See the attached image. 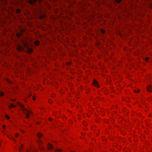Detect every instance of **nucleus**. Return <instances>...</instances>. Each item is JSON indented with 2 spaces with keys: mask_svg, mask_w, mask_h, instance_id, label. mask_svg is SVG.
Listing matches in <instances>:
<instances>
[{
  "mask_svg": "<svg viewBox=\"0 0 152 152\" xmlns=\"http://www.w3.org/2000/svg\"><path fill=\"white\" fill-rule=\"evenodd\" d=\"M18 104L20 107L21 110L23 113L26 115V118L27 119L28 118L30 117L29 114H32V113L31 111L26 109L24 106L21 104L19 103H18Z\"/></svg>",
  "mask_w": 152,
  "mask_h": 152,
  "instance_id": "obj_1",
  "label": "nucleus"
},
{
  "mask_svg": "<svg viewBox=\"0 0 152 152\" xmlns=\"http://www.w3.org/2000/svg\"><path fill=\"white\" fill-rule=\"evenodd\" d=\"M23 47L19 45H17V49L18 51H22L23 50L24 47L25 48H27L28 46V45L27 43L23 42Z\"/></svg>",
  "mask_w": 152,
  "mask_h": 152,
  "instance_id": "obj_2",
  "label": "nucleus"
},
{
  "mask_svg": "<svg viewBox=\"0 0 152 152\" xmlns=\"http://www.w3.org/2000/svg\"><path fill=\"white\" fill-rule=\"evenodd\" d=\"M47 147L49 150H52L53 148V146L49 143L48 144Z\"/></svg>",
  "mask_w": 152,
  "mask_h": 152,
  "instance_id": "obj_3",
  "label": "nucleus"
},
{
  "mask_svg": "<svg viewBox=\"0 0 152 152\" xmlns=\"http://www.w3.org/2000/svg\"><path fill=\"white\" fill-rule=\"evenodd\" d=\"M93 84L94 86H96V87H99V84L97 81L96 80H94L93 81Z\"/></svg>",
  "mask_w": 152,
  "mask_h": 152,
  "instance_id": "obj_4",
  "label": "nucleus"
},
{
  "mask_svg": "<svg viewBox=\"0 0 152 152\" xmlns=\"http://www.w3.org/2000/svg\"><path fill=\"white\" fill-rule=\"evenodd\" d=\"M147 89L148 91L149 92H151L152 91V88L151 86L148 85L147 87Z\"/></svg>",
  "mask_w": 152,
  "mask_h": 152,
  "instance_id": "obj_5",
  "label": "nucleus"
},
{
  "mask_svg": "<svg viewBox=\"0 0 152 152\" xmlns=\"http://www.w3.org/2000/svg\"><path fill=\"white\" fill-rule=\"evenodd\" d=\"M33 51V50L32 48H28L27 50V53H31Z\"/></svg>",
  "mask_w": 152,
  "mask_h": 152,
  "instance_id": "obj_6",
  "label": "nucleus"
},
{
  "mask_svg": "<svg viewBox=\"0 0 152 152\" xmlns=\"http://www.w3.org/2000/svg\"><path fill=\"white\" fill-rule=\"evenodd\" d=\"M37 1V0H30V3L31 4H33Z\"/></svg>",
  "mask_w": 152,
  "mask_h": 152,
  "instance_id": "obj_7",
  "label": "nucleus"
},
{
  "mask_svg": "<svg viewBox=\"0 0 152 152\" xmlns=\"http://www.w3.org/2000/svg\"><path fill=\"white\" fill-rule=\"evenodd\" d=\"M22 34V32L21 33H17L16 34V35L18 37H20Z\"/></svg>",
  "mask_w": 152,
  "mask_h": 152,
  "instance_id": "obj_8",
  "label": "nucleus"
},
{
  "mask_svg": "<svg viewBox=\"0 0 152 152\" xmlns=\"http://www.w3.org/2000/svg\"><path fill=\"white\" fill-rule=\"evenodd\" d=\"M39 41L37 40L34 42L35 45L36 46H38L39 45Z\"/></svg>",
  "mask_w": 152,
  "mask_h": 152,
  "instance_id": "obj_9",
  "label": "nucleus"
},
{
  "mask_svg": "<svg viewBox=\"0 0 152 152\" xmlns=\"http://www.w3.org/2000/svg\"><path fill=\"white\" fill-rule=\"evenodd\" d=\"M16 106H15L14 104H11L9 106V108H11L12 107H15Z\"/></svg>",
  "mask_w": 152,
  "mask_h": 152,
  "instance_id": "obj_10",
  "label": "nucleus"
},
{
  "mask_svg": "<svg viewBox=\"0 0 152 152\" xmlns=\"http://www.w3.org/2000/svg\"><path fill=\"white\" fill-rule=\"evenodd\" d=\"M38 137L39 138H40L42 136V135L40 133H38L37 134Z\"/></svg>",
  "mask_w": 152,
  "mask_h": 152,
  "instance_id": "obj_11",
  "label": "nucleus"
},
{
  "mask_svg": "<svg viewBox=\"0 0 152 152\" xmlns=\"http://www.w3.org/2000/svg\"><path fill=\"white\" fill-rule=\"evenodd\" d=\"M62 150L61 149H58L56 150V152H60Z\"/></svg>",
  "mask_w": 152,
  "mask_h": 152,
  "instance_id": "obj_12",
  "label": "nucleus"
},
{
  "mask_svg": "<svg viewBox=\"0 0 152 152\" xmlns=\"http://www.w3.org/2000/svg\"><path fill=\"white\" fill-rule=\"evenodd\" d=\"M4 94V93L2 92H0V96H3Z\"/></svg>",
  "mask_w": 152,
  "mask_h": 152,
  "instance_id": "obj_13",
  "label": "nucleus"
},
{
  "mask_svg": "<svg viewBox=\"0 0 152 152\" xmlns=\"http://www.w3.org/2000/svg\"><path fill=\"white\" fill-rule=\"evenodd\" d=\"M121 0H115L118 3H119L121 1Z\"/></svg>",
  "mask_w": 152,
  "mask_h": 152,
  "instance_id": "obj_14",
  "label": "nucleus"
},
{
  "mask_svg": "<svg viewBox=\"0 0 152 152\" xmlns=\"http://www.w3.org/2000/svg\"><path fill=\"white\" fill-rule=\"evenodd\" d=\"M38 142L39 144H41L42 143V142L40 140L38 141Z\"/></svg>",
  "mask_w": 152,
  "mask_h": 152,
  "instance_id": "obj_15",
  "label": "nucleus"
},
{
  "mask_svg": "<svg viewBox=\"0 0 152 152\" xmlns=\"http://www.w3.org/2000/svg\"><path fill=\"white\" fill-rule=\"evenodd\" d=\"M5 117L7 119H9L10 118V117L7 115H5Z\"/></svg>",
  "mask_w": 152,
  "mask_h": 152,
  "instance_id": "obj_16",
  "label": "nucleus"
},
{
  "mask_svg": "<svg viewBox=\"0 0 152 152\" xmlns=\"http://www.w3.org/2000/svg\"><path fill=\"white\" fill-rule=\"evenodd\" d=\"M10 139H12V140H14V141H15V140L14 139V138L12 137L11 138H10Z\"/></svg>",
  "mask_w": 152,
  "mask_h": 152,
  "instance_id": "obj_17",
  "label": "nucleus"
},
{
  "mask_svg": "<svg viewBox=\"0 0 152 152\" xmlns=\"http://www.w3.org/2000/svg\"><path fill=\"white\" fill-rule=\"evenodd\" d=\"M18 133L16 134L15 135V136L16 137H18Z\"/></svg>",
  "mask_w": 152,
  "mask_h": 152,
  "instance_id": "obj_18",
  "label": "nucleus"
},
{
  "mask_svg": "<svg viewBox=\"0 0 152 152\" xmlns=\"http://www.w3.org/2000/svg\"><path fill=\"white\" fill-rule=\"evenodd\" d=\"M20 12V10H17V12L18 13H19V12Z\"/></svg>",
  "mask_w": 152,
  "mask_h": 152,
  "instance_id": "obj_19",
  "label": "nucleus"
},
{
  "mask_svg": "<svg viewBox=\"0 0 152 152\" xmlns=\"http://www.w3.org/2000/svg\"><path fill=\"white\" fill-rule=\"evenodd\" d=\"M5 127H6V126L5 125H3V128L4 129H5Z\"/></svg>",
  "mask_w": 152,
  "mask_h": 152,
  "instance_id": "obj_20",
  "label": "nucleus"
},
{
  "mask_svg": "<svg viewBox=\"0 0 152 152\" xmlns=\"http://www.w3.org/2000/svg\"><path fill=\"white\" fill-rule=\"evenodd\" d=\"M148 58H145V60H146V61H148Z\"/></svg>",
  "mask_w": 152,
  "mask_h": 152,
  "instance_id": "obj_21",
  "label": "nucleus"
},
{
  "mask_svg": "<svg viewBox=\"0 0 152 152\" xmlns=\"http://www.w3.org/2000/svg\"><path fill=\"white\" fill-rule=\"evenodd\" d=\"M102 31L103 33H105V31H104L102 30Z\"/></svg>",
  "mask_w": 152,
  "mask_h": 152,
  "instance_id": "obj_22",
  "label": "nucleus"
},
{
  "mask_svg": "<svg viewBox=\"0 0 152 152\" xmlns=\"http://www.w3.org/2000/svg\"><path fill=\"white\" fill-rule=\"evenodd\" d=\"M52 120V119L51 118H49V120L50 121H51V120Z\"/></svg>",
  "mask_w": 152,
  "mask_h": 152,
  "instance_id": "obj_23",
  "label": "nucleus"
},
{
  "mask_svg": "<svg viewBox=\"0 0 152 152\" xmlns=\"http://www.w3.org/2000/svg\"><path fill=\"white\" fill-rule=\"evenodd\" d=\"M7 82L10 83V82L9 81V80L8 79H7Z\"/></svg>",
  "mask_w": 152,
  "mask_h": 152,
  "instance_id": "obj_24",
  "label": "nucleus"
},
{
  "mask_svg": "<svg viewBox=\"0 0 152 152\" xmlns=\"http://www.w3.org/2000/svg\"><path fill=\"white\" fill-rule=\"evenodd\" d=\"M19 150L20 151H21V148H20V147H19Z\"/></svg>",
  "mask_w": 152,
  "mask_h": 152,
  "instance_id": "obj_25",
  "label": "nucleus"
},
{
  "mask_svg": "<svg viewBox=\"0 0 152 152\" xmlns=\"http://www.w3.org/2000/svg\"><path fill=\"white\" fill-rule=\"evenodd\" d=\"M12 100L13 101H15V99H12Z\"/></svg>",
  "mask_w": 152,
  "mask_h": 152,
  "instance_id": "obj_26",
  "label": "nucleus"
},
{
  "mask_svg": "<svg viewBox=\"0 0 152 152\" xmlns=\"http://www.w3.org/2000/svg\"><path fill=\"white\" fill-rule=\"evenodd\" d=\"M33 99L34 100H35V98L34 97H33Z\"/></svg>",
  "mask_w": 152,
  "mask_h": 152,
  "instance_id": "obj_27",
  "label": "nucleus"
},
{
  "mask_svg": "<svg viewBox=\"0 0 152 152\" xmlns=\"http://www.w3.org/2000/svg\"><path fill=\"white\" fill-rule=\"evenodd\" d=\"M27 152H30L28 150L27 151Z\"/></svg>",
  "mask_w": 152,
  "mask_h": 152,
  "instance_id": "obj_28",
  "label": "nucleus"
},
{
  "mask_svg": "<svg viewBox=\"0 0 152 152\" xmlns=\"http://www.w3.org/2000/svg\"><path fill=\"white\" fill-rule=\"evenodd\" d=\"M39 2H41L42 1V0H38Z\"/></svg>",
  "mask_w": 152,
  "mask_h": 152,
  "instance_id": "obj_29",
  "label": "nucleus"
},
{
  "mask_svg": "<svg viewBox=\"0 0 152 152\" xmlns=\"http://www.w3.org/2000/svg\"><path fill=\"white\" fill-rule=\"evenodd\" d=\"M139 91H140V90H137V92H139Z\"/></svg>",
  "mask_w": 152,
  "mask_h": 152,
  "instance_id": "obj_30",
  "label": "nucleus"
},
{
  "mask_svg": "<svg viewBox=\"0 0 152 152\" xmlns=\"http://www.w3.org/2000/svg\"><path fill=\"white\" fill-rule=\"evenodd\" d=\"M23 146L22 145H21V148H23Z\"/></svg>",
  "mask_w": 152,
  "mask_h": 152,
  "instance_id": "obj_31",
  "label": "nucleus"
},
{
  "mask_svg": "<svg viewBox=\"0 0 152 152\" xmlns=\"http://www.w3.org/2000/svg\"><path fill=\"white\" fill-rule=\"evenodd\" d=\"M134 91L135 92H137L136 91V90H134Z\"/></svg>",
  "mask_w": 152,
  "mask_h": 152,
  "instance_id": "obj_32",
  "label": "nucleus"
},
{
  "mask_svg": "<svg viewBox=\"0 0 152 152\" xmlns=\"http://www.w3.org/2000/svg\"><path fill=\"white\" fill-rule=\"evenodd\" d=\"M45 17V15H43V16L42 17V18H44Z\"/></svg>",
  "mask_w": 152,
  "mask_h": 152,
  "instance_id": "obj_33",
  "label": "nucleus"
},
{
  "mask_svg": "<svg viewBox=\"0 0 152 152\" xmlns=\"http://www.w3.org/2000/svg\"><path fill=\"white\" fill-rule=\"evenodd\" d=\"M71 152H75V151H71Z\"/></svg>",
  "mask_w": 152,
  "mask_h": 152,
  "instance_id": "obj_34",
  "label": "nucleus"
}]
</instances>
